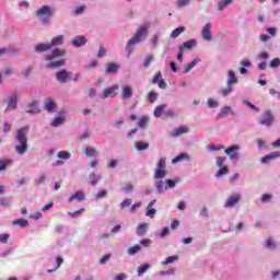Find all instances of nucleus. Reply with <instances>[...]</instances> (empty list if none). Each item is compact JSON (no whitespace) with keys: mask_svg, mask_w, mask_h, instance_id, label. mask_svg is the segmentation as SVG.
Listing matches in <instances>:
<instances>
[{"mask_svg":"<svg viewBox=\"0 0 280 280\" xmlns=\"http://www.w3.org/2000/svg\"><path fill=\"white\" fill-rule=\"evenodd\" d=\"M30 131V127H21L16 130L15 133V152L16 154H20V156H23L27 150L30 149V145L27 144V132Z\"/></svg>","mask_w":280,"mask_h":280,"instance_id":"obj_1","label":"nucleus"},{"mask_svg":"<svg viewBox=\"0 0 280 280\" xmlns=\"http://www.w3.org/2000/svg\"><path fill=\"white\" fill-rule=\"evenodd\" d=\"M65 54H67L65 49L55 48L50 55H46V69H59V67H65V59L58 60V58H62Z\"/></svg>","mask_w":280,"mask_h":280,"instance_id":"obj_2","label":"nucleus"},{"mask_svg":"<svg viewBox=\"0 0 280 280\" xmlns=\"http://www.w3.org/2000/svg\"><path fill=\"white\" fill-rule=\"evenodd\" d=\"M35 14L36 18L39 19L42 23H44V25H47V23H49V19H51V16L54 15V13L51 12V8L47 5L38 9Z\"/></svg>","mask_w":280,"mask_h":280,"instance_id":"obj_3","label":"nucleus"},{"mask_svg":"<svg viewBox=\"0 0 280 280\" xmlns=\"http://www.w3.org/2000/svg\"><path fill=\"white\" fill-rule=\"evenodd\" d=\"M145 32H147V27L140 26L137 30L136 35L128 40L126 49L129 54H130V47H132L133 45H137V43H141V38H143V34H145Z\"/></svg>","mask_w":280,"mask_h":280,"instance_id":"obj_4","label":"nucleus"},{"mask_svg":"<svg viewBox=\"0 0 280 280\" xmlns=\"http://www.w3.org/2000/svg\"><path fill=\"white\" fill-rule=\"evenodd\" d=\"M224 163H226V158L217 156L215 164L218 165V167H220V170L215 174L217 178H220V177L229 174V167L226 165H224Z\"/></svg>","mask_w":280,"mask_h":280,"instance_id":"obj_5","label":"nucleus"},{"mask_svg":"<svg viewBox=\"0 0 280 280\" xmlns=\"http://www.w3.org/2000/svg\"><path fill=\"white\" fill-rule=\"evenodd\" d=\"M258 124L259 126H266L267 128H270V126L275 124V115H272V112H265L261 118L258 120Z\"/></svg>","mask_w":280,"mask_h":280,"instance_id":"obj_6","label":"nucleus"},{"mask_svg":"<svg viewBox=\"0 0 280 280\" xmlns=\"http://www.w3.org/2000/svg\"><path fill=\"white\" fill-rule=\"evenodd\" d=\"M56 79L61 84H65V83L69 82V80H71V72H69L67 70H60L56 73Z\"/></svg>","mask_w":280,"mask_h":280,"instance_id":"obj_7","label":"nucleus"},{"mask_svg":"<svg viewBox=\"0 0 280 280\" xmlns=\"http://www.w3.org/2000/svg\"><path fill=\"white\" fill-rule=\"evenodd\" d=\"M201 36L203 40H207L208 43H211V40H213V35L211 34V23L205 24L201 30Z\"/></svg>","mask_w":280,"mask_h":280,"instance_id":"obj_8","label":"nucleus"},{"mask_svg":"<svg viewBox=\"0 0 280 280\" xmlns=\"http://www.w3.org/2000/svg\"><path fill=\"white\" fill-rule=\"evenodd\" d=\"M26 113L28 115H36L38 113H40V108L38 107V101H32L31 103H28L26 105Z\"/></svg>","mask_w":280,"mask_h":280,"instance_id":"obj_9","label":"nucleus"},{"mask_svg":"<svg viewBox=\"0 0 280 280\" xmlns=\"http://www.w3.org/2000/svg\"><path fill=\"white\" fill-rule=\"evenodd\" d=\"M152 82L158 84L159 89H167V83H165V80H163V74H161V71L154 74Z\"/></svg>","mask_w":280,"mask_h":280,"instance_id":"obj_10","label":"nucleus"},{"mask_svg":"<svg viewBox=\"0 0 280 280\" xmlns=\"http://www.w3.org/2000/svg\"><path fill=\"white\" fill-rule=\"evenodd\" d=\"M241 199L242 197L240 195L231 196L228 198L224 207L226 209H231V207H235V205H237V202H240Z\"/></svg>","mask_w":280,"mask_h":280,"instance_id":"obj_11","label":"nucleus"},{"mask_svg":"<svg viewBox=\"0 0 280 280\" xmlns=\"http://www.w3.org/2000/svg\"><path fill=\"white\" fill-rule=\"evenodd\" d=\"M19 100V97L16 96V94L9 96V104L8 107L4 109V113H9V110H14L16 109V101Z\"/></svg>","mask_w":280,"mask_h":280,"instance_id":"obj_12","label":"nucleus"},{"mask_svg":"<svg viewBox=\"0 0 280 280\" xmlns=\"http://www.w3.org/2000/svg\"><path fill=\"white\" fill-rule=\"evenodd\" d=\"M237 150H240V147L233 145V147L225 149L224 152H225V154H228V156H230V159L232 161H234V159H237V154H238Z\"/></svg>","mask_w":280,"mask_h":280,"instance_id":"obj_13","label":"nucleus"},{"mask_svg":"<svg viewBox=\"0 0 280 280\" xmlns=\"http://www.w3.org/2000/svg\"><path fill=\"white\" fill-rule=\"evenodd\" d=\"M85 198L86 196H84V191L78 190L68 199V201L73 202L74 200H77V202H82L83 200H85Z\"/></svg>","mask_w":280,"mask_h":280,"instance_id":"obj_14","label":"nucleus"},{"mask_svg":"<svg viewBox=\"0 0 280 280\" xmlns=\"http://www.w3.org/2000/svg\"><path fill=\"white\" fill-rule=\"evenodd\" d=\"M118 90H119V85L117 84L112 85L108 89H105L103 92L102 98L106 100V97H110V95L115 96V91H118Z\"/></svg>","mask_w":280,"mask_h":280,"instance_id":"obj_15","label":"nucleus"},{"mask_svg":"<svg viewBox=\"0 0 280 280\" xmlns=\"http://www.w3.org/2000/svg\"><path fill=\"white\" fill-rule=\"evenodd\" d=\"M187 132H189V127L180 126L171 132V137H180V135H187Z\"/></svg>","mask_w":280,"mask_h":280,"instance_id":"obj_16","label":"nucleus"},{"mask_svg":"<svg viewBox=\"0 0 280 280\" xmlns=\"http://www.w3.org/2000/svg\"><path fill=\"white\" fill-rule=\"evenodd\" d=\"M275 159H280V152L279 151L271 152L270 154L264 156L261 159V163H264V164L270 163V161H275Z\"/></svg>","mask_w":280,"mask_h":280,"instance_id":"obj_17","label":"nucleus"},{"mask_svg":"<svg viewBox=\"0 0 280 280\" xmlns=\"http://www.w3.org/2000/svg\"><path fill=\"white\" fill-rule=\"evenodd\" d=\"M73 47H82L86 45V37L79 35L72 39Z\"/></svg>","mask_w":280,"mask_h":280,"instance_id":"obj_18","label":"nucleus"},{"mask_svg":"<svg viewBox=\"0 0 280 280\" xmlns=\"http://www.w3.org/2000/svg\"><path fill=\"white\" fill-rule=\"evenodd\" d=\"M51 49V45L49 43H42L35 46L34 50L37 54H43V51H49Z\"/></svg>","mask_w":280,"mask_h":280,"instance_id":"obj_19","label":"nucleus"},{"mask_svg":"<svg viewBox=\"0 0 280 280\" xmlns=\"http://www.w3.org/2000/svg\"><path fill=\"white\" fill-rule=\"evenodd\" d=\"M196 45H198V42L196 39H190V40L184 42L183 45L179 46V49H182V51H185V49H194Z\"/></svg>","mask_w":280,"mask_h":280,"instance_id":"obj_20","label":"nucleus"},{"mask_svg":"<svg viewBox=\"0 0 280 280\" xmlns=\"http://www.w3.org/2000/svg\"><path fill=\"white\" fill-rule=\"evenodd\" d=\"M122 100H130L132 97V88L130 85H124L122 86Z\"/></svg>","mask_w":280,"mask_h":280,"instance_id":"obj_21","label":"nucleus"},{"mask_svg":"<svg viewBox=\"0 0 280 280\" xmlns=\"http://www.w3.org/2000/svg\"><path fill=\"white\" fill-rule=\"evenodd\" d=\"M13 226H21V229H25V226H30V222L27 219H14L12 221Z\"/></svg>","mask_w":280,"mask_h":280,"instance_id":"obj_22","label":"nucleus"},{"mask_svg":"<svg viewBox=\"0 0 280 280\" xmlns=\"http://www.w3.org/2000/svg\"><path fill=\"white\" fill-rule=\"evenodd\" d=\"M65 44V36L59 35L57 37H54L51 42L49 43L50 48L57 47V45H63Z\"/></svg>","mask_w":280,"mask_h":280,"instance_id":"obj_23","label":"nucleus"},{"mask_svg":"<svg viewBox=\"0 0 280 280\" xmlns=\"http://www.w3.org/2000/svg\"><path fill=\"white\" fill-rule=\"evenodd\" d=\"M228 74H229L228 86H233V84H237V77L235 75V72H233V70H229Z\"/></svg>","mask_w":280,"mask_h":280,"instance_id":"obj_24","label":"nucleus"},{"mask_svg":"<svg viewBox=\"0 0 280 280\" xmlns=\"http://www.w3.org/2000/svg\"><path fill=\"white\" fill-rule=\"evenodd\" d=\"M119 71V66L115 62H110L106 65V73H117Z\"/></svg>","mask_w":280,"mask_h":280,"instance_id":"obj_25","label":"nucleus"},{"mask_svg":"<svg viewBox=\"0 0 280 280\" xmlns=\"http://www.w3.org/2000/svg\"><path fill=\"white\" fill-rule=\"evenodd\" d=\"M145 233H148V223L139 224L137 228V235L142 237V235H144Z\"/></svg>","mask_w":280,"mask_h":280,"instance_id":"obj_26","label":"nucleus"},{"mask_svg":"<svg viewBox=\"0 0 280 280\" xmlns=\"http://www.w3.org/2000/svg\"><path fill=\"white\" fill-rule=\"evenodd\" d=\"M45 108L48 113H51L56 108V102L51 98H46Z\"/></svg>","mask_w":280,"mask_h":280,"instance_id":"obj_27","label":"nucleus"},{"mask_svg":"<svg viewBox=\"0 0 280 280\" xmlns=\"http://www.w3.org/2000/svg\"><path fill=\"white\" fill-rule=\"evenodd\" d=\"M62 124H65V117L63 116H57V117L54 118L50 126H52L54 128H58V126H62Z\"/></svg>","mask_w":280,"mask_h":280,"instance_id":"obj_28","label":"nucleus"},{"mask_svg":"<svg viewBox=\"0 0 280 280\" xmlns=\"http://www.w3.org/2000/svg\"><path fill=\"white\" fill-rule=\"evenodd\" d=\"M150 121V117L148 116H142L139 121H138V127L144 130L147 128L148 124Z\"/></svg>","mask_w":280,"mask_h":280,"instance_id":"obj_29","label":"nucleus"},{"mask_svg":"<svg viewBox=\"0 0 280 280\" xmlns=\"http://www.w3.org/2000/svg\"><path fill=\"white\" fill-rule=\"evenodd\" d=\"M12 160H0V172H5L10 165H12Z\"/></svg>","mask_w":280,"mask_h":280,"instance_id":"obj_30","label":"nucleus"},{"mask_svg":"<svg viewBox=\"0 0 280 280\" xmlns=\"http://www.w3.org/2000/svg\"><path fill=\"white\" fill-rule=\"evenodd\" d=\"M148 148H150V143L148 142H142V141L136 142V149L138 150V152H143V150H148Z\"/></svg>","mask_w":280,"mask_h":280,"instance_id":"obj_31","label":"nucleus"},{"mask_svg":"<svg viewBox=\"0 0 280 280\" xmlns=\"http://www.w3.org/2000/svg\"><path fill=\"white\" fill-rule=\"evenodd\" d=\"M152 62H154V56L153 55H147L144 57L142 67H144V69H148V67H150V65H152Z\"/></svg>","mask_w":280,"mask_h":280,"instance_id":"obj_32","label":"nucleus"},{"mask_svg":"<svg viewBox=\"0 0 280 280\" xmlns=\"http://www.w3.org/2000/svg\"><path fill=\"white\" fill-rule=\"evenodd\" d=\"M167 176V171L165 170H156L154 173L155 180H161V178H165Z\"/></svg>","mask_w":280,"mask_h":280,"instance_id":"obj_33","label":"nucleus"},{"mask_svg":"<svg viewBox=\"0 0 280 280\" xmlns=\"http://www.w3.org/2000/svg\"><path fill=\"white\" fill-rule=\"evenodd\" d=\"M165 108H167L166 104L156 106L153 113L154 117H161L163 115V109Z\"/></svg>","mask_w":280,"mask_h":280,"instance_id":"obj_34","label":"nucleus"},{"mask_svg":"<svg viewBox=\"0 0 280 280\" xmlns=\"http://www.w3.org/2000/svg\"><path fill=\"white\" fill-rule=\"evenodd\" d=\"M183 32H185V26H179V27L175 28L171 33V38H178V36L183 34Z\"/></svg>","mask_w":280,"mask_h":280,"instance_id":"obj_35","label":"nucleus"},{"mask_svg":"<svg viewBox=\"0 0 280 280\" xmlns=\"http://www.w3.org/2000/svg\"><path fill=\"white\" fill-rule=\"evenodd\" d=\"M200 62V59H194L190 63L186 65L184 68V73H189L191 71L192 67H196Z\"/></svg>","mask_w":280,"mask_h":280,"instance_id":"obj_36","label":"nucleus"},{"mask_svg":"<svg viewBox=\"0 0 280 280\" xmlns=\"http://www.w3.org/2000/svg\"><path fill=\"white\" fill-rule=\"evenodd\" d=\"M231 3H233V0H221V1H219V4H218L219 12H222V10H224V8H226V5H231Z\"/></svg>","mask_w":280,"mask_h":280,"instance_id":"obj_37","label":"nucleus"},{"mask_svg":"<svg viewBox=\"0 0 280 280\" xmlns=\"http://www.w3.org/2000/svg\"><path fill=\"white\" fill-rule=\"evenodd\" d=\"M147 100H148V102H150V104H154V102H156V100H159V93H156V92H150V93L147 95Z\"/></svg>","mask_w":280,"mask_h":280,"instance_id":"obj_38","label":"nucleus"},{"mask_svg":"<svg viewBox=\"0 0 280 280\" xmlns=\"http://www.w3.org/2000/svg\"><path fill=\"white\" fill-rule=\"evenodd\" d=\"M185 159H189V155H187V153H180L179 155H177L172 160V163L173 164L180 163V161H185Z\"/></svg>","mask_w":280,"mask_h":280,"instance_id":"obj_39","label":"nucleus"},{"mask_svg":"<svg viewBox=\"0 0 280 280\" xmlns=\"http://www.w3.org/2000/svg\"><path fill=\"white\" fill-rule=\"evenodd\" d=\"M85 156H97V150H95V148H85Z\"/></svg>","mask_w":280,"mask_h":280,"instance_id":"obj_40","label":"nucleus"},{"mask_svg":"<svg viewBox=\"0 0 280 280\" xmlns=\"http://www.w3.org/2000/svg\"><path fill=\"white\" fill-rule=\"evenodd\" d=\"M58 159H63L65 161L71 159V153H69L68 151H59L57 153Z\"/></svg>","mask_w":280,"mask_h":280,"instance_id":"obj_41","label":"nucleus"},{"mask_svg":"<svg viewBox=\"0 0 280 280\" xmlns=\"http://www.w3.org/2000/svg\"><path fill=\"white\" fill-rule=\"evenodd\" d=\"M174 261H178V256H170L164 261H162V266H168V264H174Z\"/></svg>","mask_w":280,"mask_h":280,"instance_id":"obj_42","label":"nucleus"},{"mask_svg":"<svg viewBox=\"0 0 280 280\" xmlns=\"http://www.w3.org/2000/svg\"><path fill=\"white\" fill-rule=\"evenodd\" d=\"M150 270V265L145 264L138 268V277H141V275H144V272H148Z\"/></svg>","mask_w":280,"mask_h":280,"instance_id":"obj_43","label":"nucleus"},{"mask_svg":"<svg viewBox=\"0 0 280 280\" xmlns=\"http://www.w3.org/2000/svg\"><path fill=\"white\" fill-rule=\"evenodd\" d=\"M155 187L160 194H163V191H165V183L163 180H158L155 183Z\"/></svg>","mask_w":280,"mask_h":280,"instance_id":"obj_44","label":"nucleus"},{"mask_svg":"<svg viewBox=\"0 0 280 280\" xmlns=\"http://www.w3.org/2000/svg\"><path fill=\"white\" fill-rule=\"evenodd\" d=\"M56 261H57L56 268L55 269H48L47 270L48 273L56 272V270H58V268H60V266H62V261H63L62 257L58 256Z\"/></svg>","mask_w":280,"mask_h":280,"instance_id":"obj_45","label":"nucleus"},{"mask_svg":"<svg viewBox=\"0 0 280 280\" xmlns=\"http://www.w3.org/2000/svg\"><path fill=\"white\" fill-rule=\"evenodd\" d=\"M141 250L140 245H135L128 249V255H137Z\"/></svg>","mask_w":280,"mask_h":280,"instance_id":"obj_46","label":"nucleus"},{"mask_svg":"<svg viewBox=\"0 0 280 280\" xmlns=\"http://www.w3.org/2000/svg\"><path fill=\"white\" fill-rule=\"evenodd\" d=\"M132 189H135V186H132L131 183H126L122 187V191H125V194H130Z\"/></svg>","mask_w":280,"mask_h":280,"instance_id":"obj_47","label":"nucleus"},{"mask_svg":"<svg viewBox=\"0 0 280 280\" xmlns=\"http://www.w3.org/2000/svg\"><path fill=\"white\" fill-rule=\"evenodd\" d=\"M229 113H231V107H229V106L223 107L219 113V117H226V115H229Z\"/></svg>","mask_w":280,"mask_h":280,"instance_id":"obj_48","label":"nucleus"},{"mask_svg":"<svg viewBox=\"0 0 280 280\" xmlns=\"http://www.w3.org/2000/svg\"><path fill=\"white\" fill-rule=\"evenodd\" d=\"M176 187V182L173 179H166L165 189H174Z\"/></svg>","mask_w":280,"mask_h":280,"instance_id":"obj_49","label":"nucleus"},{"mask_svg":"<svg viewBox=\"0 0 280 280\" xmlns=\"http://www.w3.org/2000/svg\"><path fill=\"white\" fill-rule=\"evenodd\" d=\"M8 240H10V234H0V244H8Z\"/></svg>","mask_w":280,"mask_h":280,"instance_id":"obj_50","label":"nucleus"},{"mask_svg":"<svg viewBox=\"0 0 280 280\" xmlns=\"http://www.w3.org/2000/svg\"><path fill=\"white\" fill-rule=\"evenodd\" d=\"M269 67L271 69H277V67H280V59L279 58H275L270 63Z\"/></svg>","mask_w":280,"mask_h":280,"instance_id":"obj_51","label":"nucleus"},{"mask_svg":"<svg viewBox=\"0 0 280 280\" xmlns=\"http://www.w3.org/2000/svg\"><path fill=\"white\" fill-rule=\"evenodd\" d=\"M154 214H156V209L147 207L145 215H148L149 218H153Z\"/></svg>","mask_w":280,"mask_h":280,"instance_id":"obj_52","label":"nucleus"},{"mask_svg":"<svg viewBox=\"0 0 280 280\" xmlns=\"http://www.w3.org/2000/svg\"><path fill=\"white\" fill-rule=\"evenodd\" d=\"M84 211H86V209L81 208L74 212H68V215H70L71 218H75V215H80L81 213H84Z\"/></svg>","mask_w":280,"mask_h":280,"instance_id":"obj_53","label":"nucleus"},{"mask_svg":"<svg viewBox=\"0 0 280 280\" xmlns=\"http://www.w3.org/2000/svg\"><path fill=\"white\" fill-rule=\"evenodd\" d=\"M104 56H106V48H104V45H101L97 52V58H104Z\"/></svg>","mask_w":280,"mask_h":280,"instance_id":"obj_54","label":"nucleus"},{"mask_svg":"<svg viewBox=\"0 0 280 280\" xmlns=\"http://www.w3.org/2000/svg\"><path fill=\"white\" fill-rule=\"evenodd\" d=\"M90 183H91V185H93V187H95V185H97V175H95V173H92V174H90Z\"/></svg>","mask_w":280,"mask_h":280,"instance_id":"obj_55","label":"nucleus"},{"mask_svg":"<svg viewBox=\"0 0 280 280\" xmlns=\"http://www.w3.org/2000/svg\"><path fill=\"white\" fill-rule=\"evenodd\" d=\"M107 191L106 190H100L96 195H95V198H96V200H100V199H102V198H106V196H107Z\"/></svg>","mask_w":280,"mask_h":280,"instance_id":"obj_56","label":"nucleus"},{"mask_svg":"<svg viewBox=\"0 0 280 280\" xmlns=\"http://www.w3.org/2000/svg\"><path fill=\"white\" fill-rule=\"evenodd\" d=\"M158 170H165V158H161L156 165Z\"/></svg>","mask_w":280,"mask_h":280,"instance_id":"obj_57","label":"nucleus"},{"mask_svg":"<svg viewBox=\"0 0 280 280\" xmlns=\"http://www.w3.org/2000/svg\"><path fill=\"white\" fill-rule=\"evenodd\" d=\"M220 93L223 97H226L228 95H231V93H233V89H222Z\"/></svg>","mask_w":280,"mask_h":280,"instance_id":"obj_58","label":"nucleus"},{"mask_svg":"<svg viewBox=\"0 0 280 280\" xmlns=\"http://www.w3.org/2000/svg\"><path fill=\"white\" fill-rule=\"evenodd\" d=\"M270 200H272V195L265 194L261 196V202L266 203V202H270Z\"/></svg>","mask_w":280,"mask_h":280,"instance_id":"obj_59","label":"nucleus"},{"mask_svg":"<svg viewBox=\"0 0 280 280\" xmlns=\"http://www.w3.org/2000/svg\"><path fill=\"white\" fill-rule=\"evenodd\" d=\"M208 106H209V108H218V101H215L213 98H209Z\"/></svg>","mask_w":280,"mask_h":280,"instance_id":"obj_60","label":"nucleus"},{"mask_svg":"<svg viewBox=\"0 0 280 280\" xmlns=\"http://www.w3.org/2000/svg\"><path fill=\"white\" fill-rule=\"evenodd\" d=\"M276 244H275V241H272V238H268L267 242H266V248H276Z\"/></svg>","mask_w":280,"mask_h":280,"instance_id":"obj_61","label":"nucleus"},{"mask_svg":"<svg viewBox=\"0 0 280 280\" xmlns=\"http://www.w3.org/2000/svg\"><path fill=\"white\" fill-rule=\"evenodd\" d=\"M132 205V199H125L121 203L120 207L121 209H126V207H130Z\"/></svg>","mask_w":280,"mask_h":280,"instance_id":"obj_62","label":"nucleus"},{"mask_svg":"<svg viewBox=\"0 0 280 280\" xmlns=\"http://www.w3.org/2000/svg\"><path fill=\"white\" fill-rule=\"evenodd\" d=\"M190 0H177V8H185V5H189Z\"/></svg>","mask_w":280,"mask_h":280,"instance_id":"obj_63","label":"nucleus"},{"mask_svg":"<svg viewBox=\"0 0 280 280\" xmlns=\"http://www.w3.org/2000/svg\"><path fill=\"white\" fill-rule=\"evenodd\" d=\"M141 246H144V248H148L150 246V244H152V240L150 238H143L142 241H140Z\"/></svg>","mask_w":280,"mask_h":280,"instance_id":"obj_64","label":"nucleus"}]
</instances>
